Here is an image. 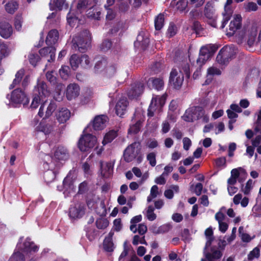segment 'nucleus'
Returning <instances> with one entry per match:
<instances>
[{
	"label": "nucleus",
	"instance_id": "1",
	"mask_svg": "<svg viewBox=\"0 0 261 261\" xmlns=\"http://www.w3.org/2000/svg\"><path fill=\"white\" fill-rule=\"evenodd\" d=\"M50 96V92L48 90L46 85L41 82L38 84L34 91V97L31 105L32 109H36L40 103H42L38 115L42 117L43 116V105L48 100Z\"/></svg>",
	"mask_w": 261,
	"mask_h": 261
},
{
	"label": "nucleus",
	"instance_id": "2",
	"mask_svg": "<svg viewBox=\"0 0 261 261\" xmlns=\"http://www.w3.org/2000/svg\"><path fill=\"white\" fill-rule=\"evenodd\" d=\"M98 142L97 137L87 133V128L85 129L83 134L78 142V147L82 152H90L94 148L97 150V153L100 154L103 150L102 148H98Z\"/></svg>",
	"mask_w": 261,
	"mask_h": 261
},
{
	"label": "nucleus",
	"instance_id": "3",
	"mask_svg": "<svg viewBox=\"0 0 261 261\" xmlns=\"http://www.w3.org/2000/svg\"><path fill=\"white\" fill-rule=\"evenodd\" d=\"M182 118L188 122L202 119L203 122H207L209 120L208 116L205 113L203 108L201 107H194L188 109L183 115Z\"/></svg>",
	"mask_w": 261,
	"mask_h": 261
},
{
	"label": "nucleus",
	"instance_id": "4",
	"mask_svg": "<svg viewBox=\"0 0 261 261\" xmlns=\"http://www.w3.org/2000/svg\"><path fill=\"white\" fill-rule=\"evenodd\" d=\"M166 98V96L164 95L153 96L148 108V115L151 117L153 116L154 112L160 111L162 107L165 103Z\"/></svg>",
	"mask_w": 261,
	"mask_h": 261
},
{
	"label": "nucleus",
	"instance_id": "5",
	"mask_svg": "<svg viewBox=\"0 0 261 261\" xmlns=\"http://www.w3.org/2000/svg\"><path fill=\"white\" fill-rule=\"evenodd\" d=\"M68 156V154L66 149L63 146L58 147L54 153L55 159H51V161L49 163V165L47 162L45 163L44 164V168H46L47 167H48V169H50L51 170H55V166H56L55 163L56 161L55 160L56 159L58 160H64L67 159Z\"/></svg>",
	"mask_w": 261,
	"mask_h": 261
},
{
	"label": "nucleus",
	"instance_id": "6",
	"mask_svg": "<svg viewBox=\"0 0 261 261\" xmlns=\"http://www.w3.org/2000/svg\"><path fill=\"white\" fill-rule=\"evenodd\" d=\"M17 248L22 252L26 254L34 253L38 250V246L31 242L29 238H27L23 241L21 238L17 245Z\"/></svg>",
	"mask_w": 261,
	"mask_h": 261
},
{
	"label": "nucleus",
	"instance_id": "7",
	"mask_svg": "<svg viewBox=\"0 0 261 261\" xmlns=\"http://www.w3.org/2000/svg\"><path fill=\"white\" fill-rule=\"evenodd\" d=\"M12 105L20 103L26 104L28 102V99L24 92L19 89L14 90L11 95H7Z\"/></svg>",
	"mask_w": 261,
	"mask_h": 261
},
{
	"label": "nucleus",
	"instance_id": "8",
	"mask_svg": "<svg viewBox=\"0 0 261 261\" xmlns=\"http://www.w3.org/2000/svg\"><path fill=\"white\" fill-rule=\"evenodd\" d=\"M140 148V144L138 142H135L128 146L124 152V160L127 162L133 161L138 154Z\"/></svg>",
	"mask_w": 261,
	"mask_h": 261
},
{
	"label": "nucleus",
	"instance_id": "9",
	"mask_svg": "<svg viewBox=\"0 0 261 261\" xmlns=\"http://www.w3.org/2000/svg\"><path fill=\"white\" fill-rule=\"evenodd\" d=\"M213 53L214 51L211 45L202 46L200 50L199 58L197 60V63L200 66L204 64L212 56Z\"/></svg>",
	"mask_w": 261,
	"mask_h": 261
},
{
	"label": "nucleus",
	"instance_id": "10",
	"mask_svg": "<svg viewBox=\"0 0 261 261\" xmlns=\"http://www.w3.org/2000/svg\"><path fill=\"white\" fill-rule=\"evenodd\" d=\"M184 81V75L181 71L172 70L170 73V84L175 89L179 88Z\"/></svg>",
	"mask_w": 261,
	"mask_h": 261
},
{
	"label": "nucleus",
	"instance_id": "11",
	"mask_svg": "<svg viewBox=\"0 0 261 261\" xmlns=\"http://www.w3.org/2000/svg\"><path fill=\"white\" fill-rule=\"evenodd\" d=\"M31 125L37 132H42L45 134H48L52 130V126L46 123L44 119H42L39 122L38 119L35 118L31 122Z\"/></svg>",
	"mask_w": 261,
	"mask_h": 261
},
{
	"label": "nucleus",
	"instance_id": "12",
	"mask_svg": "<svg viewBox=\"0 0 261 261\" xmlns=\"http://www.w3.org/2000/svg\"><path fill=\"white\" fill-rule=\"evenodd\" d=\"M13 34V29L9 22L5 20L0 21V36L6 39L10 38Z\"/></svg>",
	"mask_w": 261,
	"mask_h": 261
},
{
	"label": "nucleus",
	"instance_id": "13",
	"mask_svg": "<svg viewBox=\"0 0 261 261\" xmlns=\"http://www.w3.org/2000/svg\"><path fill=\"white\" fill-rule=\"evenodd\" d=\"M108 122V118L106 115L96 116L92 121L94 129L96 130H102L106 127Z\"/></svg>",
	"mask_w": 261,
	"mask_h": 261
},
{
	"label": "nucleus",
	"instance_id": "14",
	"mask_svg": "<svg viewBox=\"0 0 261 261\" xmlns=\"http://www.w3.org/2000/svg\"><path fill=\"white\" fill-rule=\"evenodd\" d=\"M242 17L240 14H235L231 20L229 25V31L227 35H232L234 32L241 27Z\"/></svg>",
	"mask_w": 261,
	"mask_h": 261
},
{
	"label": "nucleus",
	"instance_id": "15",
	"mask_svg": "<svg viewBox=\"0 0 261 261\" xmlns=\"http://www.w3.org/2000/svg\"><path fill=\"white\" fill-rule=\"evenodd\" d=\"M90 36L89 33L85 32L82 36V38L75 37L73 38L72 42L76 44L79 48L84 49L89 45Z\"/></svg>",
	"mask_w": 261,
	"mask_h": 261
},
{
	"label": "nucleus",
	"instance_id": "16",
	"mask_svg": "<svg viewBox=\"0 0 261 261\" xmlns=\"http://www.w3.org/2000/svg\"><path fill=\"white\" fill-rule=\"evenodd\" d=\"M233 50L231 47L225 46L222 48L217 56V61L220 64H225L226 60H228L229 55Z\"/></svg>",
	"mask_w": 261,
	"mask_h": 261
},
{
	"label": "nucleus",
	"instance_id": "17",
	"mask_svg": "<svg viewBox=\"0 0 261 261\" xmlns=\"http://www.w3.org/2000/svg\"><path fill=\"white\" fill-rule=\"evenodd\" d=\"M84 213L85 209L84 206L77 204L70 207L69 215L71 218L76 219L81 217Z\"/></svg>",
	"mask_w": 261,
	"mask_h": 261
},
{
	"label": "nucleus",
	"instance_id": "18",
	"mask_svg": "<svg viewBox=\"0 0 261 261\" xmlns=\"http://www.w3.org/2000/svg\"><path fill=\"white\" fill-rule=\"evenodd\" d=\"M127 105L126 98H120L116 103L115 106L116 113L120 117H122L125 113Z\"/></svg>",
	"mask_w": 261,
	"mask_h": 261
},
{
	"label": "nucleus",
	"instance_id": "19",
	"mask_svg": "<svg viewBox=\"0 0 261 261\" xmlns=\"http://www.w3.org/2000/svg\"><path fill=\"white\" fill-rule=\"evenodd\" d=\"M56 116L59 122L63 123L70 117V112L67 109L62 108L56 113Z\"/></svg>",
	"mask_w": 261,
	"mask_h": 261
},
{
	"label": "nucleus",
	"instance_id": "20",
	"mask_svg": "<svg viewBox=\"0 0 261 261\" xmlns=\"http://www.w3.org/2000/svg\"><path fill=\"white\" fill-rule=\"evenodd\" d=\"M232 3V0H227L226 3L224 6L225 13L224 14V20L219 27L221 29H223L225 27L227 22L230 18V16L232 14V10L230 8V5Z\"/></svg>",
	"mask_w": 261,
	"mask_h": 261
},
{
	"label": "nucleus",
	"instance_id": "21",
	"mask_svg": "<svg viewBox=\"0 0 261 261\" xmlns=\"http://www.w3.org/2000/svg\"><path fill=\"white\" fill-rule=\"evenodd\" d=\"M144 87L142 84H135L133 85L128 92V95L132 98H136L141 94L143 91Z\"/></svg>",
	"mask_w": 261,
	"mask_h": 261
},
{
	"label": "nucleus",
	"instance_id": "22",
	"mask_svg": "<svg viewBox=\"0 0 261 261\" xmlns=\"http://www.w3.org/2000/svg\"><path fill=\"white\" fill-rule=\"evenodd\" d=\"M80 88L76 84H70L67 88L66 96L69 100L76 97L79 94Z\"/></svg>",
	"mask_w": 261,
	"mask_h": 261
},
{
	"label": "nucleus",
	"instance_id": "23",
	"mask_svg": "<svg viewBox=\"0 0 261 261\" xmlns=\"http://www.w3.org/2000/svg\"><path fill=\"white\" fill-rule=\"evenodd\" d=\"M100 174L102 177H109L112 174L113 168L111 165L108 163L100 162Z\"/></svg>",
	"mask_w": 261,
	"mask_h": 261
},
{
	"label": "nucleus",
	"instance_id": "24",
	"mask_svg": "<svg viewBox=\"0 0 261 261\" xmlns=\"http://www.w3.org/2000/svg\"><path fill=\"white\" fill-rule=\"evenodd\" d=\"M148 84L150 87H151L157 90L162 89L164 85L163 79L161 77L151 78L148 80Z\"/></svg>",
	"mask_w": 261,
	"mask_h": 261
},
{
	"label": "nucleus",
	"instance_id": "25",
	"mask_svg": "<svg viewBox=\"0 0 261 261\" xmlns=\"http://www.w3.org/2000/svg\"><path fill=\"white\" fill-rule=\"evenodd\" d=\"M149 43V39L147 36H144L143 33H140L137 36V40L135 42V46L136 47L144 48Z\"/></svg>",
	"mask_w": 261,
	"mask_h": 261
},
{
	"label": "nucleus",
	"instance_id": "26",
	"mask_svg": "<svg viewBox=\"0 0 261 261\" xmlns=\"http://www.w3.org/2000/svg\"><path fill=\"white\" fill-rule=\"evenodd\" d=\"M59 38V34L56 30L50 31L46 37V42L48 46H51L56 43Z\"/></svg>",
	"mask_w": 261,
	"mask_h": 261
},
{
	"label": "nucleus",
	"instance_id": "27",
	"mask_svg": "<svg viewBox=\"0 0 261 261\" xmlns=\"http://www.w3.org/2000/svg\"><path fill=\"white\" fill-rule=\"evenodd\" d=\"M113 233L110 232L108 236L104 240L103 246L104 249L108 252L113 251L114 248V244L112 241Z\"/></svg>",
	"mask_w": 261,
	"mask_h": 261
},
{
	"label": "nucleus",
	"instance_id": "28",
	"mask_svg": "<svg viewBox=\"0 0 261 261\" xmlns=\"http://www.w3.org/2000/svg\"><path fill=\"white\" fill-rule=\"evenodd\" d=\"M39 53L42 57H45L49 55L50 58L49 59H47V61L49 62L51 60H53L55 57V49L51 46L40 49Z\"/></svg>",
	"mask_w": 261,
	"mask_h": 261
},
{
	"label": "nucleus",
	"instance_id": "29",
	"mask_svg": "<svg viewBox=\"0 0 261 261\" xmlns=\"http://www.w3.org/2000/svg\"><path fill=\"white\" fill-rule=\"evenodd\" d=\"M51 10L58 8L59 10L67 9L68 6L63 0H51L49 3Z\"/></svg>",
	"mask_w": 261,
	"mask_h": 261
},
{
	"label": "nucleus",
	"instance_id": "30",
	"mask_svg": "<svg viewBox=\"0 0 261 261\" xmlns=\"http://www.w3.org/2000/svg\"><path fill=\"white\" fill-rule=\"evenodd\" d=\"M108 65V62L105 59L98 61L94 67L95 72L103 75Z\"/></svg>",
	"mask_w": 261,
	"mask_h": 261
},
{
	"label": "nucleus",
	"instance_id": "31",
	"mask_svg": "<svg viewBox=\"0 0 261 261\" xmlns=\"http://www.w3.org/2000/svg\"><path fill=\"white\" fill-rule=\"evenodd\" d=\"M117 136L116 130H111L107 132L104 136L102 144L103 146L111 143Z\"/></svg>",
	"mask_w": 261,
	"mask_h": 261
},
{
	"label": "nucleus",
	"instance_id": "32",
	"mask_svg": "<svg viewBox=\"0 0 261 261\" xmlns=\"http://www.w3.org/2000/svg\"><path fill=\"white\" fill-rule=\"evenodd\" d=\"M18 3L14 0H11L5 5L6 11L10 14H13L18 8Z\"/></svg>",
	"mask_w": 261,
	"mask_h": 261
},
{
	"label": "nucleus",
	"instance_id": "33",
	"mask_svg": "<svg viewBox=\"0 0 261 261\" xmlns=\"http://www.w3.org/2000/svg\"><path fill=\"white\" fill-rule=\"evenodd\" d=\"M222 253L219 250H215L212 253L205 254V257L208 261H219L222 257Z\"/></svg>",
	"mask_w": 261,
	"mask_h": 261
},
{
	"label": "nucleus",
	"instance_id": "34",
	"mask_svg": "<svg viewBox=\"0 0 261 261\" xmlns=\"http://www.w3.org/2000/svg\"><path fill=\"white\" fill-rule=\"evenodd\" d=\"M211 6V4L209 3H207L205 6L204 9V13L206 16L210 19L209 24L213 27H217L216 24V18L215 17L213 18L212 16V14L211 12H208V9Z\"/></svg>",
	"mask_w": 261,
	"mask_h": 261
},
{
	"label": "nucleus",
	"instance_id": "35",
	"mask_svg": "<svg viewBox=\"0 0 261 261\" xmlns=\"http://www.w3.org/2000/svg\"><path fill=\"white\" fill-rule=\"evenodd\" d=\"M23 22V19L21 14L16 15L14 19V25L16 31L20 32L22 30Z\"/></svg>",
	"mask_w": 261,
	"mask_h": 261
},
{
	"label": "nucleus",
	"instance_id": "36",
	"mask_svg": "<svg viewBox=\"0 0 261 261\" xmlns=\"http://www.w3.org/2000/svg\"><path fill=\"white\" fill-rule=\"evenodd\" d=\"M24 74V70L23 69H20L18 70L15 74V77L14 79L12 84L10 86L11 88H14L16 85H18L20 81Z\"/></svg>",
	"mask_w": 261,
	"mask_h": 261
},
{
	"label": "nucleus",
	"instance_id": "37",
	"mask_svg": "<svg viewBox=\"0 0 261 261\" xmlns=\"http://www.w3.org/2000/svg\"><path fill=\"white\" fill-rule=\"evenodd\" d=\"M164 25V16L163 14L158 15L154 20V26L156 30H160Z\"/></svg>",
	"mask_w": 261,
	"mask_h": 261
},
{
	"label": "nucleus",
	"instance_id": "38",
	"mask_svg": "<svg viewBox=\"0 0 261 261\" xmlns=\"http://www.w3.org/2000/svg\"><path fill=\"white\" fill-rule=\"evenodd\" d=\"M239 236L243 242L248 243L254 238V237H251L249 234L244 232L242 226L239 227Z\"/></svg>",
	"mask_w": 261,
	"mask_h": 261
},
{
	"label": "nucleus",
	"instance_id": "39",
	"mask_svg": "<svg viewBox=\"0 0 261 261\" xmlns=\"http://www.w3.org/2000/svg\"><path fill=\"white\" fill-rule=\"evenodd\" d=\"M205 235L207 240L205 247H208L211 245L212 242L214 240L213 231L212 227H208L205 231Z\"/></svg>",
	"mask_w": 261,
	"mask_h": 261
},
{
	"label": "nucleus",
	"instance_id": "40",
	"mask_svg": "<svg viewBox=\"0 0 261 261\" xmlns=\"http://www.w3.org/2000/svg\"><path fill=\"white\" fill-rule=\"evenodd\" d=\"M116 71L117 68L115 66L113 65H108L103 75L108 77H111L116 74Z\"/></svg>",
	"mask_w": 261,
	"mask_h": 261
},
{
	"label": "nucleus",
	"instance_id": "41",
	"mask_svg": "<svg viewBox=\"0 0 261 261\" xmlns=\"http://www.w3.org/2000/svg\"><path fill=\"white\" fill-rule=\"evenodd\" d=\"M10 54V50L6 44L0 43V59L7 57Z\"/></svg>",
	"mask_w": 261,
	"mask_h": 261
},
{
	"label": "nucleus",
	"instance_id": "42",
	"mask_svg": "<svg viewBox=\"0 0 261 261\" xmlns=\"http://www.w3.org/2000/svg\"><path fill=\"white\" fill-rule=\"evenodd\" d=\"M159 194V192L158 186L156 185L153 186L151 188L150 195L147 197V201L150 202L153 198H156Z\"/></svg>",
	"mask_w": 261,
	"mask_h": 261
},
{
	"label": "nucleus",
	"instance_id": "43",
	"mask_svg": "<svg viewBox=\"0 0 261 261\" xmlns=\"http://www.w3.org/2000/svg\"><path fill=\"white\" fill-rule=\"evenodd\" d=\"M109 221L105 218H99L96 220V226L99 229H105L109 225Z\"/></svg>",
	"mask_w": 261,
	"mask_h": 261
},
{
	"label": "nucleus",
	"instance_id": "44",
	"mask_svg": "<svg viewBox=\"0 0 261 261\" xmlns=\"http://www.w3.org/2000/svg\"><path fill=\"white\" fill-rule=\"evenodd\" d=\"M70 63L72 68L74 70L76 69L81 64L80 58L75 55H72L70 59Z\"/></svg>",
	"mask_w": 261,
	"mask_h": 261
},
{
	"label": "nucleus",
	"instance_id": "45",
	"mask_svg": "<svg viewBox=\"0 0 261 261\" xmlns=\"http://www.w3.org/2000/svg\"><path fill=\"white\" fill-rule=\"evenodd\" d=\"M67 20L68 23L71 27L74 26L77 22V17L71 11L67 15Z\"/></svg>",
	"mask_w": 261,
	"mask_h": 261
},
{
	"label": "nucleus",
	"instance_id": "46",
	"mask_svg": "<svg viewBox=\"0 0 261 261\" xmlns=\"http://www.w3.org/2000/svg\"><path fill=\"white\" fill-rule=\"evenodd\" d=\"M154 208L152 206L147 207L146 216L149 221H153L156 218V214L153 212Z\"/></svg>",
	"mask_w": 261,
	"mask_h": 261
},
{
	"label": "nucleus",
	"instance_id": "47",
	"mask_svg": "<svg viewBox=\"0 0 261 261\" xmlns=\"http://www.w3.org/2000/svg\"><path fill=\"white\" fill-rule=\"evenodd\" d=\"M256 35L257 31L255 29L250 32L247 40V44L249 46L251 47L254 45Z\"/></svg>",
	"mask_w": 261,
	"mask_h": 261
},
{
	"label": "nucleus",
	"instance_id": "48",
	"mask_svg": "<svg viewBox=\"0 0 261 261\" xmlns=\"http://www.w3.org/2000/svg\"><path fill=\"white\" fill-rule=\"evenodd\" d=\"M241 174L246 175L245 170L241 167L233 169L231 171V176L238 179L239 175Z\"/></svg>",
	"mask_w": 261,
	"mask_h": 261
},
{
	"label": "nucleus",
	"instance_id": "49",
	"mask_svg": "<svg viewBox=\"0 0 261 261\" xmlns=\"http://www.w3.org/2000/svg\"><path fill=\"white\" fill-rule=\"evenodd\" d=\"M260 250L258 247L254 248L248 255L249 260H253L259 256Z\"/></svg>",
	"mask_w": 261,
	"mask_h": 261
},
{
	"label": "nucleus",
	"instance_id": "50",
	"mask_svg": "<svg viewBox=\"0 0 261 261\" xmlns=\"http://www.w3.org/2000/svg\"><path fill=\"white\" fill-rule=\"evenodd\" d=\"M9 261H24L22 252L20 251L15 252L10 257Z\"/></svg>",
	"mask_w": 261,
	"mask_h": 261
},
{
	"label": "nucleus",
	"instance_id": "51",
	"mask_svg": "<svg viewBox=\"0 0 261 261\" xmlns=\"http://www.w3.org/2000/svg\"><path fill=\"white\" fill-rule=\"evenodd\" d=\"M172 189L167 190L165 191L164 195L165 196L168 198L171 199L173 196V191L175 192H177L178 191V187L176 186H173L171 187Z\"/></svg>",
	"mask_w": 261,
	"mask_h": 261
},
{
	"label": "nucleus",
	"instance_id": "52",
	"mask_svg": "<svg viewBox=\"0 0 261 261\" xmlns=\"http://www.w3.org/2000/svg\"><path fill=\"white\" fill-rule=\"evenodd\" d=\"M244 8L247 12L255 11L257 10L258 7L255 3L249 2L245 4Z\"/></svg>",
	"mask_w": 261,
	"mask_h": 261
},
{
	"label": "nucleus",
	"instance_id": "53",
	"mask_svg": "<svg viewBox=\"0 0 261 261\" xmlns=\"http://www.w3.org/2000/svg\"><path fill=\"white\" fill-rule=\"evenodd\" d=\"M141 122L140 121L137 122L135 124L130 125L129 129V134H136L139 132L140 129Z\"/></svg>",
	"mask_w": 261,
	"mask_h": 261
},
{
	"label": "nucleus",
	"instance_id": "54",
	"mask_svg": "<svg viewBox=\"0 0 261 261\" xmlns=\"http://www.w3.org/2000/svg\"><path fill=\"white\" fill-rule=\"evenodd\" d=\"M225 211V208L222 207L220 210L215 214V219L218 221V223L224 222L225 218V215L223 214V211Z\"/></svg>",
	"mask_w": 261,
	"mask_h": 261
},
{
	"label": "nucleus",
	"instance_id": "55",
	"mask_svg": "<svg viewBox=\"0 0 261 261\" xmlns=\"http://www.w3.org/2000/svg\"><path fill=\"white\" fill-rule=\"evenodd\" d=\"M69 68L67 66H62L60 69L59 73L61 77L63 79H67L69 76Z\"/></svg>",
	"mask_w": 261,
	"mask_h": 261
},
{
	"label": "nucleus",
	"instance_id": "56",
	"mask_svg": "<svg viewBox=\"0 0 261 261\" xmlns=\"http://www.w3.org/2000/svg\"><path fill=\"white\" fill-rule=\"evenodd\" d=\"M253 181L251 179H249L247 182L245 187L243 189V192L246 195H248L250 193L251 189L253 188Z\"/></svg>",
	"mask_w": 261,
	"mask_h": 261
},
{
	"label": "nucleus",
	"instance_id": "57",
	"mask_svg": "<svg viewBox=\"0 0 261 261\" xmlns=\"http://www.w3.org/2000/svg\"><path fill=\"white\" fill-rule=\"evenodd\" d=\"M29 59L30 63L35 66L37 63L39 61L40 58L37 54L31 53L29 56Z\"/></svg>",
	"mask_w": 261,
	"mask_h": 261
},
{
	"label": "nucleus",
	"instance_id": "58",
	"mask_svg": "<svg viewBox=\"0 0 261 261\" xmlns=\"http://www.w3.org/2000/svg\"><path fill=\"white\" fill-rule=\"evenodd\" d=\"M216 165L221 168H224L226 166V160L225 157H221L216 160Z\"/></svg>",
	"mask_w": 261,
	"mask_h": 261
},
{
	"label": "nucleus",
	"instance_id": "59",
	"mask_svg": "<svg viewBox=\"0 0 261 261\" xmlns=\"http://www.w3.org/2000/svg\"><path fill=\"white\" fill-rule=\"evenodd\" d=\"M221 73V72L220 69L214 66L210 67L207 69L208 76L220 75Z\"/></svg>",
	"mask_w": 261,
	"mask_h": 261
},
{
	"label": "nucleus",
	"instance_id": "60",
	"mask_svg": "<svg viewBox=\"0 0 261 261\" xmlns=\"http://www.w3.org/2000/svg\"><path fill=\"white\" fill-rule=\"evenodd\" d=\"M122 224L120 219H116L113 221V229L116 231H119L122 229Z\"/></svg>",
	"mask_w": 261,
	"mask_h": 261
},
{
	"label": "nucleus",
	"instance_id": "61",
	"mask_svg": "<svg viewBox=\"0 0 261 261\" xmlns=\"http://www.w3.org/2000/svg\"><path fill=\"white\" fill-rule=\"evenodd\" d=\"M56 108V106L54 103H50L47 108L45 112V117H48L51 115Z\"/></svg>",
	"mask_w": 261,
	"mask_h": 261
},
{
	"label": "nucleus",
	"instance_id": "62",
	"mask_svg": "<svg viewBox=\"0 0 261 261\" xmlns=\"http://www.w3.org/2000/svg\"><path fill=\"white\" fill-rule=\"evenodd\" d=\"M139 243L147 245V243L144 239V237L141 238L139 236L136 235L134 237L133 244L134 245H137Z\"/></svg>",
	"mask_w": 261,
	"mask_h": 261
},
{
	"label": "nucleus",
	"instance_id": "63",
	"mask_svg": "<svg viewBox=\"0 0 261 261\" xmlns=\"http://www.w3.org/2000/svg\"><path fill=\"white\" fill-rule=\"evenodd\" d=\"M187 2L186 0H180L177 3L176 7L179 11H184L187 7Z\"/></svg>",
	"mask_w": 261,
	"mask_h": 261
},
{
	"label": "nucleus",
	"instance_id": "64",
	"mask_svg": "<svg viewBox=\"0 0 261 261\" xmlns=\"http://www.w3.org/2000/svg\"><path fill=\"white\" fill-rule=\"evenodd\" d=\"M147 160L149 162L150 164L152 166H154L156 164L155 154L153 153H150L147 155Z\"/></svg>",
	"mask_w": 261,
	"mask_h": 261
}]
</instances>
